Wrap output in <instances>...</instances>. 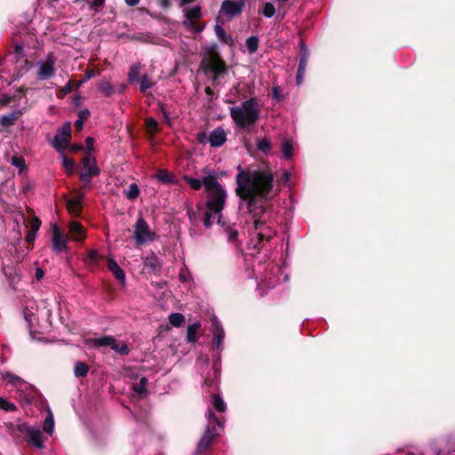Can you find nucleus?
<instances>
[{"mask_svg":"<svg viewBox=\"0 0 455 455\" xmlns=\"http://www.w3.org/2000/svg\"><path fill=\"white\" fill-rule=\"evenodd\" d=\"M236 195L242 200L240 208H246L252 213L253 225L259 244L268 242L275 235L273 228L272 213L260 208L259 215L254 212L258 199H266L273 188L274 175L268 167L256 169L237 168Z\"/></svg>","mask_w":455,"mask_h":455,"instance_id":"1","label":"nucleus"},{"mask_svg":"<svg viewBox=\"0 0 455 455\" xmlns=\"http://www.w3.org/2000/svg\"><path fill=\"white\" fill-rule=\"evenodd\" d=\"M261 105L256 98H251L239 106L230 108V116L239 128H248L259 119Z\"/></svg>","mask_w":455,"mask_h":455,"instance_id":"2","label":"nucleus"},{"mask_svg":"<svg viewBox=\"0 0 455 455\" xmlns=\"http://www.w3.org/2000/svg\"><path fill=\"white\" fill-rule=\"evenodd\" d=\"M202 68L205 73L212 74L214 80L225 73L226 64L216 52L215 46L209 49L207 54L203 59Z\"/></svg>","mask_w":455,"mask_h":455,"instance_id":"3","label":"nucleus"},{"mask_svg":"<svg viewBox=\"0 0 455 455\" xmlns=\"http://www.w3.org/2000/svg\"><path fill=\"white\" fill-rule=\"evenodd\" d=\"M157 234L151 229L148 223L139 218L133 226V239L137 246L150 243L157 239Z\"/></svg>","mask_w":455,"mask_h":455,"instance_id":"4","label":"nucleus"},{"mask_svg":"<svg viewBox=\"0 0 455 455\" xmlns=\"http://www.w3.org/2000/svg\"><path fill=\"white\" fill-rule=\"evenodd\" d=\"M208 420L207 427L197 446V451L200 453L205 451L212 443L216 435L215 424L220 426V422L212 411H209Z\"/></svg>","mask_w":455,"mask_h":455,"instance_id":"5","label":"nucleus"},{"mask_svg":"<svg viewBox=\"0 0 455 455\" xmlns=\"http://www.w3.org/2000/svg\"><path fill=\"white\" fill-rule=\"evenodd\" d=\"M56 60L53 54H49L45 59L37 61L36 64V77L39 80H47L52 77L56 72Z\"/></svg>","mask_w":455,"mask_h":455,"instance_id":"6","label":"nucleus"},{"mask_svg":"<svg viewBox=\"0 0 455 455\" xmlns=\"http://www.w3.org/2000/svg\"><path fill=\"white\" fill-rule=\"evenodd\" d=\"M89 344L93 347H110L116 353L120 355H128L129 348L124 343H118L112 336H104L94 338L89 340Z\"/></svg>","mask_w":455,"mask_h":455,"instance_id":"7","label":"nucleus"},{"mask_svg":"<svg viewBox=\"0 0 455 455\" xmlns=\"http://www.w3.org/2000/svg\"><path fill=\"white\" fill-rule=\"evenodd\" d=\"M225 189H218L217 192L208 195L207 210L213 212L217 217V221H220L221 211L226 202Z\"/></svg>","mask_w":455,"mask_h":455,"instance_id":"8","label":"nucleus"},{"mask_svg":"<svg viewBox=\"0 0 455 455\" xmlns=\"http://www.w3.org/2000/svg\"><path fill=\"white\" fill-rule=\"evenodd\" d=\"M3 379L6 381L7 384L12 385L17 389V391L20 393L19 396L20 399H29L31 386L28 382L10 372L4 374Z\"/></svg>","mask_w":455,"mask_h":455,"instance_id":"9","label":"nucleus"},{"mask_svg":"<svg viewBox=\"0 0 455 455\" xmlns=\"http://www.w3.org/2000/svg\"><path fill=\"white\" fill-rule=\"evenodd\" d=\"M71 139V124L69 123H67L63 124L61 128H60L56 135L54 137L53 140V147L58 151H63L66 149L70 142Z\"/></svg>","mask_w":455,"mask_h":455,"instance_id":"10","label":"nucleus"},{"mask_svg":"<svg viewBox=\"0 0 455 455\" xmlns=\"http://www.w3.org/2000/svg\"><path fill=\"white\" fill-rule=\"evenodd\" d=\"M19 431L25 435L27 441L33 446L41 449L44 447L42 440V433L38 428L32 427L27 424H20L18 426Z\"/></svg>","mask_w":455,"mask_h":455,"instance_id":"11","label":"nucleus"},{"mask_svg":"<svg viewBox=\"0 0 455 455\" xmlns=\"http://www.w3.org/2000/svg\"><path fill=\"white\" fill-rule=\"evenodd\" d=\"M82 164L83 171L81 172V179L84 182L88 183L90 182L91 178L99 175L100 170L97 167L95 159L92 157L90 154L83 158Z\"/></svg>","mask_w":455,"mask_h":455,"instance_id":"12","label":"nucleus"},{"mask_svg":"<svg viewBox=\"0 0 455 455\" xmlns=\"http://www.w3.org/2000/svg\"><path fill=\"white\" fill-rule=\"evenodd\" d=\"M186 20L184 25L194 32H200L203 27L199 24V18L201 16V9L199 6H195L185 11Z\"/></svg>","mask_w":455,"mask_h":455,"instance_id":"13","label":"nucleus"},{"mask_svg":"<svg viewBox=\"0 0 455 455\" xmlns=\"http://www.w3.org/2000/svg\"><path fill=\"white\" fill-rule=\"evenodd\" d=\"M52 249L55 251L61 252L67 251L68 236L59 228L56 224L52 226Z\"/></svg>","mask_w":455,"mask_h":455,"instance_id":"14","label":"nucleus"},{"mask_svg":"<svg viewBox=\"0 0 455 455\" xmlns=\"http://www.w3.org/2000/svg\"><path fill=\"white\" fill-rule=\"evenodd\" d=\"M84 193L81 189L76 190L75 195L67 200V208L73 216H79L82 210V203L84 201Z\"/></svg>","mask_w":455,"mask_h":455,"instance_id":"15","label":"nucleus"},{"mask_svg":"<svg viewBox=\"0 0 455 455\" xmlns=\"http://www.w3.org/2000/svg\"><path fill=\"white\" fill-rule=\"evenodd\" d=\"M68 238L75 242H82L86 238V230L82 224L72 220L68 226Z\"/></svg>","mask_w":455,"mask_h":455,"instance_id":"16","label":"nucleus"},{"mask_svg":"<svg viewBox=\"0 0 455 455\" xmlns=\"http://www.w3.org/2000/svg\"><path fill=\"white\" fill-rule=\"evenodd\" d=\"M243 7V1L225 0L221 4V11L230 16L239 14Z\"/></svg>","mask_w":455,"mask_h":455,"instance_id":"17","label":"nucleus"},{"mask_svg":"<svg viewBox=\"0 0 455 455\" xmlns=\"http://www.w3.org/2000/svg\"><path fill=\"white\" fill-rule=\"evenodd\" d=\"M226 140V132L220 127L214 129L209 135V142L212 147H220Z\"/></svg>","mask_w":455,"mask_h":455,"instance_id":"18","label":"nucleus"},{"mask_svg":"<svg viewBox=\"0 0 455 455\" xmlns=\"http://www.w3.org/2000/svg\"><path fill=\"white\" fill-rule=\"evenodd\" d=\"M212 323L215 328V339L213 347L216 349H220L225 335L224 330L220 325V323L219 322L217 316L215 315L212 317Z\"/></svg>","mask_w":455,"mask_h":455,"instance_id":"19","label":"nucleus"},{"mask_svg":"<svg viewBox=\"0 0 455 455\" xmlns=\"http://www.w3.org/2000/svg\"><path fill=\"white\" fill-rule=\"evenodd\" d=\"M203 184L209 194L217 192L218 189H224L214 177L208 176L204 178Z\"/></svg>","mask_w":455,"mask_h":455,"instance_id":"20","label":"nucleus"},{"mask_svg":"<svg viewBox=\"0 0 455 455\" xmlns=\"http://www.w3.org/2000/svg\"><path fill=\"white\" fill-rule=\"evenodd\" d=\"M108 267L112 272V274L121 282H124L125 275L123 269L119 267V265L112 259L108 260Z\"/></svg>","mask_w":455,"mask_h":455,"instance_id":"21","label":"nucleus"},{"mask_svg":"<svg viewBox=\"0 0 455 455\" xmlns=\"http://www.w3.org/2000/svg\"><path fill=\"white\" fill-rule=\"evenodd\" d=\"M200 327V323H195L188 325L187 331V339L188 342H196L197 340V331Z\"/></svg>","mask_w":455,"mask_h":455,"instance_id":"22","label":"nucleus"},{"mask_svg":"<svg viewBox=\"0 0 455 455\" xmlns=\"http://www.w3.org/2000/svg\"><path fill=\"white\" fill-rule=\"evenodd\" d=\"M293 148V143L291 140H283L282 142L281 150L285 158L290 159L292 157Z\"/></svg>","mask_w":455,"mask_h":455,"instance_id":"23","label":"nucleus"},{"mask_svg":"<svg viewBox=\"0 0 455 455\" xmlns=\"http://www.w3.org/2000/svg\"><path fill=\"white\" fill-rule=\"evenodd\" d=\"M20 115V112H12L8 115L3 116L0 118V123L3 126H11L14 124L15 121Z\"/></svg>","mask_w":455,"mask_h":455,"instance_id":"24","label":"nucleus"},{"mask_svg":"<svg viewBox=\"0 0 455 455\" xmlns=\"http://www.w3.org/2000/svg\"><path fill=\"white\" fill-rule=\"evenodd\" d=\"M301 52L302 55L300 57L298 70H299L301 73H305L308 60V53L307 52L306 46L303 44H301Z\"/></svg>","mask_w":455,"mask_h":455,"instance_id":"25","label":"nucleus"},{"mask_svg":"<svg viewBox=\"0 0 455 455\" xmlns=\"http://www.w3.org/2000/svg\"><path fill=\"white\" fill-rule=\"evenodd\" d=\"M43 428L44 432H46L49 435H52L54 428V420L53 416L51 411H48V415L44 419Z\"/></svg>","mask_w":455,"mask_h":455,"instance_id":"26","label":"nucleus"},{"mask_svg":"<svg viewBox=\"0 0 455 455\" xmlns=\"http://www.w3.org/2000/svg\"><path fill=\"white\" fill-rule=\"evenodd\" d=\"M257 148L259 151L267 154L272 149V144L267 138L258 140Z\"/></svg>","mask_w":455,"mask_h":455,"instance_id":"27","label":"nucleus"},{"mask_svg":"<svg viewBox=\"0 0 455 455\" xmlns=\"http://www.w3.org/2000/svg\"><path fill=\"white\" fill-rule=\"evenodd\" d=\"M169 322L172 326L180 327L185 322V317L182 314L172 313L169 315Z\"/></svg>","mask_w":455,"mask_h":455,"instance_id":"28","label":"nucleus"},{"mask_svg":"<svg viewBox=\"0 0 455 455\" xmlns=\"http://www.w3.org/2000/svg\"><path fill=\"white\" fill-rule=\"evenodd\" d=\"M89 368L83 362H76L75 364V375L76 377H84L88 373Z\"/></svg>","mask_w":455,"mask_h":455,"instance_id":"29","label":"nucleus"},{"mask_svg":"<svg viewBox=\"0 0 455 455\" xmlns=\"http://www.w3.org/2000/svg\"><path fill=\"white\" fill-rule=\"evenodd\" d=\"M140 73V65L135 64L131 67L129 72H128V81L130 83H134Z\"/></svg>","mask_w":455,"mask_h":455,"instance_id":"30","label":"nucleus"},{"mask_svg":"<svg viewBox=\"0 0 455 455\" xmlns=\"http://www.w3.org/2000/svg\"><path fill=\"white\" fill-rule=\"evenodd\" d=\"M153 85L154 84L150 81L148 76H142L140 79V91L142 93H146Z\"/></svg>","mask_w":455,"mask_h":455,"instance_id":"31","label":"nucleus"},{"mask_svg":"<svg viewBox=\"0 0 455 455\" xmlns=\"http://www.w3.org/2000/svg\"><path fill=\"white\" fill-rule=\"evenodd\" d=\"M99 90L106 96H110L114 92V88L108 81H102L99 84Z\"/></svg>","mask_w":455,"mask_h":455,"instance_id":"32","label":"nucleus"},{"mask_svg":"<svg viewBox=\"0 0 455 455\" xmlns=\"http://www.w3.org/2000/svg\"><path fill=\"white\" fill-rule=\"evenodd\" d=\"M125 195L127 198L133 200L137 198L140 195V189L137 184L132 183L129 186L128 189L125 191Z\"/></svg>","mask_w":455,"mask_h":455,"instance_id":"33","label":"nucleus"},{"mask_svg":"<svg viewBox=\"0 0 455 455\" xmlns=\"http://www.w3.org/2000/svg\"><path fill=\"white\" fill-rule=\"evenodd\" d=\"M0 409L4 411H14L17 410V407L13 403L9 402L4 397H0Z\"/></svg>","mask_w":455,"mask_h":455,"instance_id":"34","label":"nucleus"},{"mask_svg":"<svg viewBox=\"0 0 455 455\" xmlns=\"http://www.w3.org/2000/svg\"><path fill=\"white\" fill-rule=\"evenodd\" d=\"M246 46L250 53H254L259 46V39L256 36H250L246 40Z\"/></svg>","mask_w":455,"mask_h":455,"instance_id":"35","label":"nucleus"},{"mask_svg":"<svg viewBox=\"0 0 455 455\" xmlns=\"http://www.w3.org/2000/svg\"><path fill=\"white\" fill-rule=\"evenodd\" d=\"M156 178L158 180L166 182V183L172 181V174L168 171H165V170H159L156 174Z\"/></svg>","mask_w":455,"mask_h":455,"instance_id":"36","label":"nucleus"},{"mask_svg":"<svg viewBox=\"0 0 455 455\" xmlns=\"http://www.w3.org/2000/svg\"><path fill=\"white\" fill-rule=\"evenodd\" d=\"M212 403L216 411L222 412L226 410V403L218 395H212Z\"/></svg>","mask_w":455,"mask_h":455,"instance_id":"37","label":"nucleus"},{"mask_svg":"<svg viewBox=\"0 0 455 455\" xmlns=\"http://www.w3.org/2000/svg\"><path fill=\"white\" fill-rule=\"evenodd\" d=\"M146 129L148 132L155 134L158 131V123L154 118H148L146 120Z\"/></svg>","mask_w":455,"mask_h":455,"instance_id":"38","label":"nucleus"},{"mask_svg":"<svg viewBox=\"0 0 455 455\" xmlns=\"http://www.w3.org/2000/svg\"><path fill=\"white\" fill-rule=\"evenodd\" d=\"M76 84L77 82L74 81V80H69L62 88H61V92L63 95H66L69 92H71L72 91H74L75 89H78L79 87H76Z\"/></svg>","mask_w":455,"mask_h":455,"instance_id":"39","label":"nucleus"},{"mask_svg":"<svg viewBox=\"0 0 455 455\" xmlns=\"http://www.w3.org/2000/svg\"><path fill=\"white\" fill-rule=\"evenodd\" d=\"M12 164L20 169V171H23L26 168L25 160L21 156H13L11 161Z\"/></svg>","mask_w":455,"mask_h":455,"instance_id":"40","label":"nucleus"},{"mask_svg":"<svg viewBox=\"0 0 455 455\" xmlns=\"http://www.w3.org/2000/svg\"><path fill=\"white\" fill-rule=\"evenodd\" d=\"M188 184L195 190H199L202 188L203 181L192 177H185Z\"/></svg>","mask_w":455,"mask_h":455,"instance_id":"41","label":"nucleus"},{"mask_svg":"<svg viewBox=\"0 0 455 455\" xmlns=\"http://www.w3.org/2000/svg\"><path fill=\"white\" fill-rule=\"evenodd\" d=\"M146 384H147V379L141 378L139 384H136L133 387L134 391L139 394L140 395H144L145 389H146Z\"/></svg>","mask_w":455,"mask_h":455,"instance_id":"42","label":"nucleus"},{"mask_svg":"<svg viewBox=\"0 0 455 455\" xmlns=\"http://www.w3.org/2000/svg\"><path fill=\"white\" fill-rule=\"evenodd\" d=\"M228 239L230 243H235L238 237V231L233 228L227 230Z\"/></svg>","mask_w":455,"mask_h":455,"instance_id":"43","label":"nucleus"},{"mask_svg":"<svg viewBox=\"0 0 455 455\" xmlns=\"http://www.w3.org/2000/svg\"><path fill=\"white\" fill-rule=\"evenodd\" d=\"M275 12V9L274 5L270 3H267L263 9L264 16H266L267 18H271L274 16Z\"/></svg>","mask_w":455,"mask_h":455,"instance_id":"44","label":"nucleus"},{"mask_svg":"<svg viewBox=\"0 0 455 455\" xmlns=\"http://www.w3.org/2000/svg\"><path fill=\"white\" fill-rule=\"evenodd\" d=\"M41 226V221L36 216L32 217L29 220L28 227L30 228L29 230L38 231Z\"/></svg>","mask_w":455,"mask_h":455,"instance_id":"45","label":"nucleus"},{"mask_svg":"<svg viewBox=\"0 0 455 455\" xmlns=\"http://www.w3.org/2000/svg\"><path fill=\"white\" fill-rule=\"evenodd\" d=\"M63 166L68 173H72L75 168V162L72 159L63 157Z\"/></svg>","mask_w":455,"mask_h":455,"instance_id":"46","label":"nucleus"},{"mask_svg":"<svg viewBox=\"0 0 455 455\" xmlns=\"http://www.w3.org/2000/svg\"><path fill=\"white\" fill-rule=\"evenodd\" d=\"M215 220H217L216 215H214L213 212L207 210V212L205 213V218H204L205 227L209 228L212 225V221H214Z\"/></svg>","mask_w":455,"mask_h":455,"instance_id":"47","label":"nucleus"},{"mask_svg":"<svg viewBox=\"0 0 455 455\" xmlns=\"http://www.w3.org/2000/svg\"><path fill=\"white\" fill-rule=\"evenodd\" d=\"M99 254L96 250H89L87 251L86 260L90 263H94L98 260Z\"/></svg>","mask_w":455,"mask_h":455,"instance_id":"48","label":"nucleus"},{"mask_svg":"<svg viewBox=\"0 0 455 455\" xmlns=\"http://www.w3.org/2000/svg\"><path fill=\"white\" fill-rule=\"evenodd\" d=\"M145 263L147 266L150 267L154 270L156 269L157 267H159L158 259L156 256L147 258Z\"/></svg>","mask_w":455,"mask_h":455,"instance_id":"49","label":"nucleus"},{"mask_svg":"<svg viewBox=\"0 0 455 455\" xmlns=\"http://www.w3.org/2000/svg\"><path fill=\"white\" fill-rule=\"evenodd\" d=\"M215 32H216V35L218 36V38L225 43H228V40L226 38V34H225V31L224 29L222 28V27L217 25L215 27Z\"/></svg>","mask_w":455,"mask_h":455,"instance_id":"50","label":"nucleus"},{"mask_svg":"<svg viewBox=\"0 0 455 455\" xmlns=\"http://www.w3.org/2000/svg\"><path fill=\"white\" fill-rule=\"evenodd\" d=\"M94 76H95V72L93 69L87 70L85 77L83 80L77 82L76 87H80L84 83H85L86 81H88L89 79L93 77Z\"/></svg>","mask_w":455,"mask_h":455,"instance_id":"51","label":"nucleus"},{"mask_svg":"<svg viewBox=\"0 0 455 455\" xmlns=\"http://www.w3.org/2000/svg\"><path fill=\"white\" fill-rule=\"evenodd\" d=\"M36 231L29 230L26 235V242L28 243H33L36 237Z\"/></svg>","mask_w":455,"mask_h":455,"instance_id":"52","label":"nucleus"},{"mask_svg":"<svg viewBox=\"0 0 455 455\" xmlns=\"http://www.w3.org/2000/svg\"><path fill=\"white\" fill-rule=\"evenodd\" d=\"M12 98L8 95H3L0 98V106H5V105L9 104L12 101Z\"/></svg>","mask_w":455,"mask_h":455,"instance_id":"53","label":"nucleus"},{"mask_svg":"<svg viewBox=\"0 0 455 455\" xmlns=\"http://www.w3.org/2000/svg\"><path fill=\"white\" fill-rule=\"evenodd\" d=\"M86 148L89 150V153L93 150L94 140L92 137H88L85 140Z\"/></svg>","mask_w":455,"mask_h":455,"instance_id":"54","label":"nucleus"},{"mask_svg":"<svg viewBox=\"0 0 455 455\" xmlns=\"http://www.w3.org/2000/svg\"><path fill=\"white\" fill-rule=\"evenodd\" d=\"M90 116L88 109H83L79 112V119L85 121Z\"/></svg>","mask_w":455,"mask_h":455,"instance_id":"55","label":"nucleus"},{"mask_svg":"<svg viewBox=\"0 0 455 455\" xmlns=\"http://www.w3.org/2000/svg\"><path fill=\"white\" fill-rule=\"evenodd\" d=\"M280 89L278 86H275L272 89V96L275 100H278L280 99Z\"/></svg>","mask_w":455,"mask_h":455,"instance_id":"56","label":"nucleus"},{"mask_svg":"<svg viewBox=\"0 0 455 455\" xmlns=\"http://www.w3.org/2000/svg\"><path fill=\"white\" fill-rule=\"evenodd\" d=\"M44 275V272L41 267H37L36 270V278L40 281Z\"/></svg>","mask_w":455,"mask_h":455,"instance_id":"57","label":"nucleus"},{"mask_svg":"<svg viewBox=\"0 0 455 455\" xmlns=\"http://www.w3.org/2000/svg\"><path fill=\"white\" fill-rule=\"evenodd\" d=\"M197 140L200 143H206L207 135L205 132H199L197 134Z\"/></svg>","mask_w":455,"mask_h":455,"instance_id":"58","label":"nucleus"},{"mask_svg":"<svg viewBox=\"0 0 455 455\" xmlns=\"http://www.w3.org/2000/svg\"><path fill=\"white\" fill-rule=\"evenodd\" d=\"M84 122V120H80V119H78L75 122V127L77 131H81L83 129Z\"/></svg>","mask_w":455,"mask_h":455,"instance_id":"59","label":"nucleus"},{"mask_svg":"<svg viewBox=\"0 0 455 455\" xmlns=\"http://www.w3.org/2000/svg\"><path fill=\"white\" fill-rule=\"evenodd\" d=\"M105 0H93L92 6L95 8L100 7L104 4Z\"/></svg>","mask_w":455,"mask_h":455,"instance_id":"60","label":"nucleus"},{"mask_svg":"<svg viewBox=\"0 0 455 455\" xmlns=\"http://www.w3.org/2000/svg\"><path fill=\"white\" fill-rule=\"evenodd\" d=\"M188 216L191 222L196 220V213L191 209L188 210Z\"/></svg>","mask_w":455,"mask_h":455,"instance_id":"61","label":"nucleus"},{"mask_svg":"<svg viewBox=\"0 0 455 455\" xmlns=\"http://www.w3.org/2000/svg\"><path fill=\"white\" fill-rule=\"evenodd\" d=\"M128 6H135L140 3V0H124Z\"/></svg>","mask_w":455,"mask_h":455,"instance_id":"62","label":"nucleus"},{"mask_svg":"<svg viewBox=\"0 0 455 455\" xmlns=\"http://www.w3.org/2000/svg\"><path fill=\"white\" fill-rule=\"evenodd\" d=\"M304 74H305V73H301L299 70H298V73H297V84H301V83H302Z\"/></svg>","mask_w":455,"mask_h":455,"instance_id":"63","label":"nucleus"},{"mask_svg":"<svg viewBox=\"0 0 455 455\" xmlns=\"http://www.w3.org/2000/svg\"><path fill=\"white\" fill-rule=\"evenodd\" d=\"M180 279L182 282H185V281H186V277H185V275H184L182 273H180Z\"/></svg>","mask_w":455,"mask_h":455,"instance_id":"64","label":"nucleus"}]
</instances>
